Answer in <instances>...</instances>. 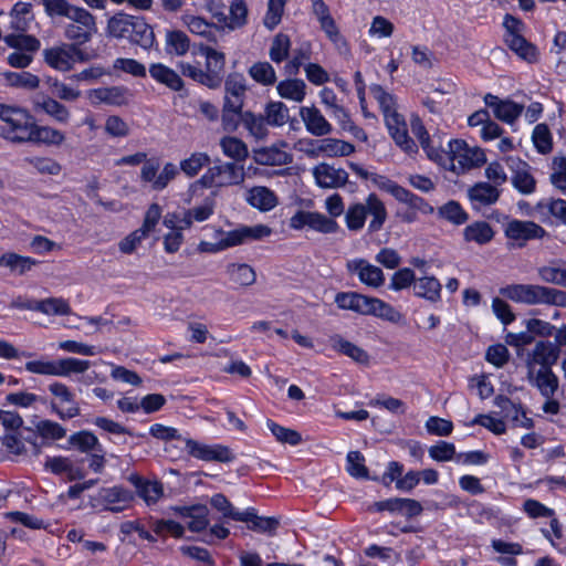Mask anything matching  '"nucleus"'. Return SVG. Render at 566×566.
Here are the masks:
<instances>
[{
	"mask_svg": "<svg viewBox=\"0 0 566 566\" xmlns=\"http://www.w3.org/2000/svg\"><path fill=\"white\" fill-rule=\"evenodd\" d=\"M368 217L371 218L368 224L369 233L380 231L388 218L385 203L374 192L369 193L364 202H355L348 206L345 212V222L348 230H361Z\"/></svg>",
	"mask_w": 566,
	"mask_h": 566,
	"instance_id": "f257e3e1",
	"label": "nucleus"
},
{
	"mask_svg": "<svg viewBox=\"0 0 566 566\" xmlns=\"http://www.w3.org/2000/svg\"><path fill=\"white\" fill-rule=\"evenodd\" d=\"M0 119L4 123L0 128L2 137L13 143L31 140L35 122L25 109L0 104Z\"/></svg>",
	"mask_w": 566,
	"mask_h": 566,
	"instance_id": "f03ea898",
	"label": "nucleus"
},
{
	"mask_svg": "<svg viewBox=\"0 0 566 566\" xmlns=\"http://www.w3.org/2000/svg\"><path fill=\"white\" fill-rule=\"evenodd\" d=\"M245 172L242 165L237 163L214 160L200 177L198 182L205 188L237 186L244 181Z\"/></svg>",
	"mask_w": 566,
	"mask_h": 566,
	"instance_id": "7ed1b4c3",
	"label": "nucleus"
},
{
	"mask_svg": "<svg viewBox=\"0 0 566 566\" xmlns=\"http://www.w3.org/2000/svg\"><path fill=\"white\" fill-rule=\"evenodd\" d=\"M451 161L454 170L457 165L461 170H469L482 166L486 161L485 154L478 147H469L462 139H451L448 143V150L442 151V158Z\"/></svg>",
	"mask_w": 566,
	"mask_h": 566,
	"instance_id": "20e7f679",
	"label": "nucleus"
},
{
	"mask_svg": "<svg viewBox=\"0 0 566 566\" xmlns=\"http://www.w3.org/2000/svg\"><path fill=\"white\" fill-rule=\"evenodd\" d=\"M134 500L132 491L120 485L102 488L91 497L92 507L102 512L119 513L126 510Z\"/></svg>",
	"mask_w": 566,
	"mask_h": 566,
	"instance_id": "39448f33",
	"label": "nucleus"
},
{
	"mask_svg": "<svg viewBox=\"0 0 566 566\" xmlns=\"http://www.w3.org/2000/svg\"><path fill=\"white\" fill-rule=\"evenodd\" d=\"M49 391L54 397L50 402V409L56 413L61 420H69L80 416L81 408L76 401L75 394L65 384L53 381L48 386Z\"/></svg>",
	"mask_w": 566,
	"mask_h": 566,
	"instance_id": "423d86ee",
	"label": "nucleus"
},
{
	"mask_svg": "<svg viewBox=\"0 0 566 566\" xmlns=\"http://www.w3.org/2000/svg\"><path fill=\"white\" fill-rule=\"evenodd\" d=\"M32 17L10 14L11 33L3 36V41L13 49L35 52L40 48V41L24 33L29 30Z\"/></svg>",
	"mask_w": 566,
	"mask_h": 566,
	"instance_id": "0eeeda50",
	"label": "nucleus"
},
{
	"mask_svg": "<svg viewBox=\"0 0 566 566\" xmlns=\"http://www.w3.org/2000/svg\"><path fill=\"white\" fill-rule=\"evenodd\" d=\"M69 19L72 22L65 27V38L76 44L90 42L97 31L94 15L80 7Z\"/></svg>",
	"mask_w": 566,
	"mask_h": 566,
	"instance_id": "6e6552de",
	"label": "nucleus"
},
{
	"mask_svg": "<svg viewBox=\"0 0 566 566\" xmlns=\"http://www.w3.org/2000/svg\"><path fill=\"white\" fill-rule=\"evenodd\" d=\"M559 348L549 340H539L524 354L525 367L528 371L552 368L559 357Z\"/></svg>",
	"mask_w": 566,
	"mask_h": 566,
	"instance_id": "1a4fd4ad",
	"label": "nucleus"
},
{
	"mask_svg": "<svg viewBox=\"0 0 566 566\" xmlns=\"http://www.w3.org/2000/svg\"><path fill=\"white\" fill-rule=\"evenodd\" d=\"M544 285L513 283L502 286L499 293L503 298L517 304L539 305L542 304Z\"/></svg>",
	"mask_w": 566,
	"mask_h": 566,
	"instance_id": "9d476101",
	"label": "nucleus"
},
{
	"mask_svg": "<svg viewBox=\"0 0 566 566\" xmlns=\"http://www.w3.org/2000/svg\"><path fill=\"white\" fill-rule=\"evenodd\" d=\"M504 234L509 240L517 242V247L522 248L531 240L544 238L546 231L534 221L512 219L505 224Z\"/></svg>",
	"mask_w": 566,
	"mask_h": 566,
	"instance_id": "9b49d317",
	"label": "nucleus"
},
{
	"mask_svg": "<svg viewBox=\"0 0 566 566\" xmlns=\"http://www.w3.org/2000/svg\"><path fill=\"white\" fill-rule=\"evenodd\" d=\"M185 446L191 457L202 461L229 463L234 460L231 450L222 444H205L193 439H185Z\"/></svg>",
	"mask_w": 566,
	"mask_h": 566,
	"instance_id": "f8f14e48",
	"label": "nucleus"
},
{
	"mask_svg": "<svg viewBox=\"0 0 566 566\" xmlns=\"http://www.w3.org/2000/svg\"><path fill=\"white\" fill-rule=\"evenodd\" d=\"M385 125L389 135L401 150L409 155H413L418 151L417 144L408 135V127L403 115L399 112L388 115L385 118Z\"/></svg>",
	"mask_w": 566,
	"mask_h": 566,
	"instance_id": "ddd939ff",
	"label": "nucleus"
},
{
	"mask_svg": "<svg viewBox=\"0 0 566 566\" xmlns=\"http://www.w3.org/2000/svg\"><path fill=\"white\" fill-rule=\"evenodd\" d=\"M312 175L316 185L324 189L342 188L348 182V174L343 168H335L327 163L313 167Z\"/></svg>",
	"mask_w": 566,
	"mask_h": 566,
	"instance_id": "4468645a",
	"label": "nucleus"
},
{
	"mask_svg": "<svg viewBox=\"0 0 566 566\" xmlns=\"http://www.w3.org/2000/svg\"><path fill=\"white\" fill-rule=\"evenodd\" d=\"M271 234V229L263 224L253 227L242 226L223 233L221 238L224 250L243 244L249 241L260 240Z\"/></svg>",
	"mask_w": 566,
	"mask_h": 566,
	"instance_id": "2eb2a0df",
	"label": "nucleus"
},
{
	"mask_svg": "<svg viewBox=\"0 0 566 566\" xmlns=\"http://www.w3.org/2000/svg\"><path fill=\"white\" fill-rule=\"evenodd\" d=\"M137 495L148 505L156 504L164 496V485L158 480H147L137 473L127 476Z\"/></svg>",
	"mask_w": 566,
	"mask_h": 566,
	"instance_id": "dca6fc26",
	"label": "nucleus"
},
{
	"mask_svg": "<svg viewBox=\"0 0 566 566\" xmlns=\"http://www.w3.org/2000/svg\"><path fill=\"white\" fill-rule=\"evenodd\" d=\"M75 52V44L62 43L52 48L43 50L42 55L44 62L52 69L66 72L73 67V54Z\"/></svg>",
	"mask_w": 566,
	"mask_h": 566,
	"instance_id": "f3484780",
	"label": "nucleus"
},
{
	"mask_svg": "<svg viewBox=\"0 0 566 566\" xmlns=\"http://www.w3.org/2000/svg\"><path fill=\"white\" fill-rule=\"evenodd\" d=\"M484 103L492 108L494 116L506 124H513L522 114L523 106L511 99H500L497 96L488 93Z\"/></svg>",
	"mask_w": 566,
	"mask_h": 566,
	"instance_id": "a211bd4d",
	"label": "nucleus"
},
{
	"mask_svg": "<svg viewBox=\"0 0 566 566\" xmlns=\"http://www.w3.org/2000/svg\"><path fill=\"white\" fill-rule=\"evenodd\" d=\"M300 117L306 130L313 136L322 137L333 132L332 124L316 106H302L300 108Z\"/></svg>",
	"mask_w": 566,
	"mask_h": 566,
	"instance_id": "6ab92c4d",
	"label": "nucleus"
},
{
	"mask_svg": "<svg viewBox=\"0 0 566 566\" xmlns=\"http://www.w3.org/2000/svg\"><path fill=\"white\" fill-rule=\"evenodd\" d=\"M128 90L123 86L98 87L87 93V97L93 105L122 106L128 103Z\"/></svg>",
	"mask_w": 566,
	"mask_h": 566,
	"instance_id": "aec40b11",
	"label": "nucleus"
},
{
	"mask_svg": "<svg viewBox=\"0 0 566 566\" xmlns=\"http://www.w3.org/2000/svg\"><path fill=\"white\" fill-rule=\"evenodd\" d=\"M200 54L206 57L205 72L209 75L214 90L220 87L223 81L226 55L211 46H201Z\"/></svg>",
	"mask_w": 566,
	"mask_h": 566,
	"instance_id": "412c9836",
	"label": "nucleus"
},
{
	"mask_svg": "<svg viewBox=\"0 0 566 566\" xmlns=\"http://www.w3.org/2000/svg\"><path fill=\"white\" fill-rule=\"evenodd\" d=\"M150 77L174 92H181L185 88V82L181 75L174 69L164 63H151L149 65Z\"/></svg>",
	"mask_w": 566,
	"mask_h": 566,
	"instance_id": "4be33fe9",
	"label": "nucleus"
},
{
	"mask_svg": "<svg viewBox=\"0 0 566 566\" xmlns=\"http://www.w3.org/2000/svg\"><path fill=\"white\" fill-rule=\"evenodd\" d=\"M527 380L545 398H553L559 386L558 377L552 368L528 371Z\"/></svg>",
	"mask_w": 566,
	"mask_h": 566,
	"instance_id": "5701e85b",
	"label": "nucleus"
},
{
	"mask_svg": "<svg viewBox=\"0 0 566 566\" xmlns=\"http://www.w3.org/2000/svg\"><path fill=\"white\" fill-rule=\"evenodd\" d=\"M248 90L247 81L241 73H230L224 81V101L231 107L244 105L245 92Z\"/></svg>",
	"mask_w": 566,
	"mask_h": 566,
	"instance_id": "b1692460",
	"label": "nucleus"
},
{
	"mask_svg": "<svg viewBox=\"0 0 566 566\" xmlns=\"http://www.w3.org/2000/svg\"><path fill=\"white\" fill-rule=\"evenodd\" d=\"M348 269L354 271L360 282L371 287H379L385 282V275L380 268L370 264L364 259L354 260L348 264Z\"/></svg>",
	"mask_w": 566,
	"mask_h": 566,
	"instance_id": "393cba45",
	"label": "nucleus"
},
{
	"mask_svg": "<svg viewBox=\"0 0 566 566\" xmlns=\"http://www.w3.org/2000/svg\"><path fill=\"white\" fill-rule=\"evenodd\" d=\"M248 4L245 0H231L229 6V13H217L216 17L219 22H222L228 29L237 30L248 23Z\"/></svg>",
	"mask_w": 566,
	"mask_h": 566,
	"instance_id": "a878e982",
	"label": "nucleus"
},
{
	"mask_svg": "<svg viewBox=\"0 0 566 566\" xmlns=\"http://www.w3.org/2000/svg\"><path fill=\"white\" fill-rule=\"evenodd\" d=\"M469 198L474 209H481L494 205L501 195L496 186L489 182H478L468 191Z\"/></svg>",
	"mask_w": 566,
	"mask_h": 566,
	"instance_id": "bb28decb",
	"label": "nucleus"
},
{
	"mask_svg": "<svg viewBox=\"0 0 566 566\" xmlns=\"http://www.w3.org/2000/svg\"><path fill=\"white\" fill-rule=\"evenodd\" d=\"M35 111H42L54 120L67 124L71 117L66 106L50 96H38L33 101Z\"/></svg>",
	"mask_w": 566,
	"mask_h": 566,
	"instance_id": "cd10ccee",
	"label": "nucleus"
},
{
	"mask_svg": "<svg viewBox=\"0 0 566 566\" xmlns=\"http://www.w3.org/2000/svg\"><path fill=\"white\" fill-rule=\"evenodd\" d=\"M410 127L412 134L418 138L422 149L427 156L433 161H442V151L439 148L431 145V139L428 130L426 129L422 120L419 116H412L410 119Z\"/></svg>",
	"mask_w": 566,
	"mask_h": 566,
	"instance_id": "c85d7f7f",
	"label": "nucleus"
},
{
	"mask_svg": "<svg viewBox=\"0 0 566 566\" xmlns=\"http://www.w3.org/2000/svg\"><path fill=\"white\" fill-rule=\"evenodd\" d=\"M255 163L264 166H282L292 163V155L276 146L263 147L253 150Z\"/></svg>",
	"mask_w": 566,
	"mask_h": 566,
	"instance_id": "c756f323",
	"label": "nucleus"
},
{
	"mask_svg": "<svg viewBox=\"0 0 566 566\" xmlns=\"http://www.w3.org/2000/svg\"><path fill=\"white\" fill-rule=\"evenodd\" d=\"M513 187L523 195H531L536 189V180L527 163L520 160L512 175Z\"/></svg>",
	"mask_w": 566,
	"mask_h": 566,
	"instance_id": "7c9ffc66",
	"label": "nucleus"
},
{
	"mask_svg": "<svg viewBox=\"0 0 566 566\" xmlns=\"http://www.w3.org/2000/svg\"><path fill=\"white\" fill-rule=\"evenodd\" d=\"M137 15H130L124 12L114 14L107 21L106 31L108 35L116 39H128Z\"/></svg>",
	"mask_w": 566,
	"mask_h": 566,
	"instance_id": "2f4dec72",
	"label": "nucleus"
},
{
	"mask_svg": "<svg viewBox=\"0 0 566 566\" xmlns=\"http://www.w3.org/2000/svg\"><path fill=\"white\" fill-rule=\"evenodd\" d=\"M441 290L442 285L434 276L419 277L413 284L415 295L430 303H437L441 300Z\"/></svg>",
	"mask_w": 566,
	"mask_h": 566,
	"instance_id": "473e14b6",
	"label": "nucleus"
},
{
	"mask_svg": "<svg viewBox=\"0 0 566 566\" xmlns=\"http://www.w3.org/2000/svg\"><path fill=\"white\" fill-rule=\"evenodd\" d=\"M226 273L232 283L241 287L251 286L256 281L254 269L247 263H229Z\"/></svg>",
	"mask_w": 566,
	"mask_h": 566,
	"instance_id": "72a5a7b5",
	"label": "nucleus"
},
{
	"mask_svg": "<svg viewBox=\"0 0 566 566\" xmlns=\"http://www.w3.org/2000/svg\"><path fill=\"white\" fill-rule=\"evenodd\" d=\"M329 343L333 349L345 356H348L354 361L359 364H368V353L357 345L344 339L340 335L336 334L331 336Z\"/></svg>",
	"mask_w": 566,
	"mask_h": 566,
	"instance_id": "f704fd0d",
	"label": "nucleus"
},
{
	"mask_svg": "<svg viewBox=\"0 0 566 566\" xmlns=\"http://www.w3.org/2000/svg\"><path fill=\"white\" fill-rule=\"evenodd\" d=\"M247 201L261 211H269L277 205L275 193L266 187L256 186L251 188L247 195Z\"/></svg>",
	"mask_w": 566,
	"mask_h": 566,
	"instance_id": "c9c22d12",
	"label": "nucleus"
},
{
	"mask_svg": "<svg viewBox=\"0 0 566 566\" xmlns=\"http://www.w3.org/2000/svg\"><path fill=\"white\" fill-rule=\"evenodd\" d=\"M306 83L301 78H286L277 83V94L285 99L301 103L306 96Z\"/></svg>",
	"mask_w": 566,
	"mask_h": 566,
	"instance_id": "e433bc0d",
	"label": "nucleus"
},
{
	"mask_svg": "<svg viewBox=\"0 0 566 566\" xmlns=\"http://www.w3.org/2000/svg\"><path fill=\"white\" fill-rule=\"evenodd\" d=\"M369 297L355 292H339L335 295L334 301L342 310H350L366 315Z\"/></svg>",
	"mask_w": 566,
	"mask_h": 566,
	"instance_id": "4c0bfd02",
	"label": "nucleus"
},
{
	"mask_svg": "<svg viewBox=\"0 0 566 566\" xmlns=\"http://www.w3.org/2000/svg\"><path fill=\"white\" fill-rule=\"evenodd\" d=\"M69 446L82 453L103 452V447L97 437L86 430L75 432L69 437Z\"/></svg>",
	"mask_w": 566,
	"mask_h": 566,
	"instance_id": "58836bf2",
	"label": "nucleus"
},
{
	"mask_svg": "<svg viewBox=\"0 0 566 566\" xmlns=\"http://www.w3.org/2000/svg\"><path fill=\"white\" fill-rule=\"evenodd\" d=\"M129 41L145 50L153 48L155 34L153 28L142 17H136Z\"/></svg>",
	"mask_w": 566,
	"mask_h": 566,
	"instance_id": "ea45409f",
	"label": "nucleus"
},
{
	"mask_svg": "<svg viewBox=\"0 0 566 566\" xmlns=\"http://www.w3.org/2000/svg\"><path fill=\"white\" fill-rule=\"evenodd\" d=\"M165 50L169 55L184 56L190 48L188 35L180 30H168L165 39Z\"/></svg>",
	"mask_w": 566,
	"mask_h": 566,
	"instance_id": "a19ab883",
	"label": "nucleus"
},
{
	"mask_svg": "<svg viewBox=\"0 0 566 566\" xmlns=\"http://www.w3.org/2000/svg\"><path fill=\"white\" fill-rule=\"evenodd\" d=\"M463 237L468 242H475L482 245L489 243L493 239L494 231L488 222L475 221L464 228Z\"/></svg>",
	"mask_w": 566,
	"mask_h": 566,
	"instance_id": "79ce46f5",
	"label": "nucleus"
},
{
	"mask_svg": "<svg viewBox=\"0 0 566 566\" xmlns=\"http://www.w3.org/2000/svg\"><path fill=\"white\" fill-rule=\"evenodd\" d=\"M245 520L241 522L247 523L248 527L255 532L272 533L279 526V521L275 517L259 516L256 510L248 507L244 510Z\"/></svg>",
	"mask_w": 566,
	"mask_h": 566,
	"instance_id": "37998d69",
	"label": "nucleus"
},
{
	"mask_svg": "<svg viewBox=\"0 0 566 566\" xmlns=\"http://www.w3.org/2000/svg\"><path fill=\"white\" fill-rule=\"evenodd\" d=\"M220 147L224 156L233 159V163H242L249 157L248 146L241 139L226 136L220 139Z\"/></svg>",
	"mask_w": 566,
	"mask_h": 566,
	"instance_id": "c03bdc74",
	"label": "nucleus"
},
{
	"mask_svg": "<svg viewBox=\"0 0 566 566\" xmlns=\"http://www.w3.org/2000/svg\"><path fill=\"white\" fill-rule=\"evenodd\" d=\"M366 315H373L391 323H398L402 317L394 306L371 296L369 297Z\"/></svg>",
	"mask_w": 566,
	"mask_h": 566,
	"instance_id": "a18cd8bd",
	"label": "nucleus"
},
{
	"mask_svg": "<svg viewBox=\"0 0 566 566\" xmlns=\"http://www.w3.org/2000/svg\"><path fill=\"white\" fill-rule=\"evenodd\" d=\"M184 21L191 33L201 35L211 42L217 41L219 29L213 23H209L203 18L197 15H187Z\"/></svg>",
	"mask_w": 566,
	"mask_h": 566,
	"instance_id": "49530a36",
	"label": "nucleus"
},
{
	"mask_svg": "<svg viewBox=\"0 0 566 566\" xmlns=\"http://www.w3.org/2000/svg\"><path fill=\"white\" fill-rule=\"evenodd\" d=\"M64 140L65 136L61 130L50 126H38L35 124L30 143L60 146Z\"/></svg>",
	"mask_w": 566,
	"mask_h": 566,
	"instance_id": "de8ad7c7",
	"label": "nucleus"
},
{
	"mask_svg": "<svg viewBox=\"0 0 566 566\" xmlns=\"http://www.w3.org/2000/svg\"><path fill=\"white\" fill-rule=\"evenodd\" d=\"M91 366L90 360L66 357L55 360V376L70 377L72 374H83Z\"/></svg>",
	"mask_w": 566,
	"mask_h": 566,
	"instance_id": "09e8293b",
	"label": "nucleus"
},
{
	"mask_svg": "<svg viewBox=\"0 0 566 566\" xmlns=\"http://www.w3.org/2000/svg\"><path fill=\"white\" fill-rule=\"evenodd\" d=\"M319 150L327 157H346L355 151V147L340 139L324 138L319 139Z\"/></svg>",
	"mask_w": 566,
	"mask_h": 566,
	"instance_id": "8fccbe9b",
	"label": "nucleus"
},
{
	"mask_svg": "<svg viewBox=\"0 0 566 566\" xmlns=\"http://www.w3.org/2000/svg\"><path fill=\"white\" fill-rule=\"evenodd\" d=\"M3 77L9 86L17 88L35 90L40 84V78L27 71H8L3 73Z\"/></svg>",
	"mask_w": 566,
	"mask_h": 566,
	"instance_id": "3c124183",
	"label": "nucleus"
},
{
	"mask_svg": "<svg viewBox=\"0 0 566 566\" xmlns=\"http://www.w3.org/2000/svg\"><path fill=\"white\" fill-rule=\"evenodd\" d=\"M370 93L373 97L377 101L379 108L384 115V119L388 115L398 113L396 97L389 92H387L381 85H371Z\"/></svg>",
	"mask_w": 566,
	"mask_h": 566,
	"instance_id": "603ef678",
	"label": "nucleus"
},
{
	"mask_svg": "<svg viewBox=\"0 0 566 566\" xmlns=\"http://www.w3.org/2000/svg\"><path fill=\"white\" fill-rule=\"evenodd\" d=\"M511 51H513L521 60L533 64L539 59V51L537 46L525 38L514 40L506 44Z\"/></svg>",
	"mask_w": 566,
	"mask_h": 566,
	"instance_id": "864d4df0",
	"label": "nucleus"
},
{
	"mask_svg": "<svg viewBox=\"0 0 566 566\" xmlns=\"http://www.w3.org/2000/svg\"><path fill=\"white\" fill-rule=\"evenodd\" d=\"M242 124L255 139H263L268 136V123L262 115H255L254 113L247 111L243 114Z\"/></svg>",
	"mask_w": 566,
	"mask_h": 566,
	"instance_id": "5fc2aeb1",
	"label": "nucleus"
},
{
	"mask_svg": "<svg viewBox=\"0 0 566 566\" xmlns=\"http://www.w3.org/2000/svg\"><path fill=\"white\" fill-rule=\"evenodd\" d=\"M249 75L263 86H271L276 82V73L269 62H256L249 67Z\"/></svg>",
	"mask_w": 566,
	"mask_h": 566,
	"instance_id": "6e6d98bb",
	"label": "nucleus"
},
{
	"mask_svg": "<svg viewBox=\"0 0 566 566\" xmlns=\"http://www.w3.org/2000/svg\"><path fill=\"white\" fill-rule=\"evenodd\" d=\"M440 218L455 224H464L469 220V214L458 201L450 200L438 209Z\"/></svg>",
	"mask_w": 566,
	"mask_h": 566,
	"instance_id": "4d7b16f0",
	"label": "nucleus"
},
{
	"mask_svg": "<svg viewBox=\"0 0 566 566\" xmlns=\"http://www.w3.org/2000/svg\"><path fill=\"white\" fill-rule=\"evenodd\" d=\"M551 175L549 181L559 190L564 196H566V157L565 156H555L552 159L551 164Z\"/></svg>",
	"mask_w": 566,
	"mask_h": 566,
	"instance_id": "13d9d810",
	"label": "nucleus"
},
{
	"mask_svg": "<svg viewBox=\"0 0 566 566\" xmlns=\"http://www.w3.org/2000/svg\"><path fill=\"white\" fill-rule=\"evenodd\" d=\"M211 505L219 511L224 518L241 522L245 520L244 511H239L232 503L221 493L214 494L210 501Z\"/></svg>",
	"mask_w": 566,
	"mask_h": 566,
	"instance_id": "bf43d9fd",
	"label": "nucleus"
},
{
	"mask_svg": "<svg viewBox=\"0 0 566 566\" xmlns=\"http://www.w3.org/2000/svg\"><path fill=\"white\" fill-rule=\"evenodd\" d=\"M532 142L536 150L546 155L553 149V138L548 126L544 123L537 124L532 133Z\"/></svg>",
	"mask_w": 566,
	"mask_h": 566,
	"instance_id": "052dcab7",
	"label": "nucleus"
},
{
	"mask_svg": "<svg viewBox=\"0 0 566 566\" xmlns=\"http://www.w3.org/2000/svg\"><path fill=\"white\" fill-rule=\"evenodd\" d=\"M35 264V260L15 253H6L0 258L1 266H7L11 271L18 272L19 274H24L25 272L30 271L32 266Z\"/></svg>",
	"mask_w": 566,
	"mask_h": 566,
	"instance_id": "680f3d73",
	"label": "nucleus"
},
{
	"mask_svg": "<svg viewBox=\"0 0 566 566\" xmlns=\"http://www.w3.org/2000/svg\"><path fill=\"white\" fill-rule=\"evenodd\" d=\"M242 108L243 106L231 107L228 103H223L221 125L224 132L234 133L238 129L244 114Z\"/></svg>",
	"mask_w": 566,
	"mask_h": 566,
	"instance_id": "e2e57ef3",
	"label": "nucleus"
},
{
	"mask_svg": "<svg viewBox=\"0 0 566 566\" xmlns=\"http://www.w3.org/2000/svg\"><path fill=\"white\" fill-rule=\"evenodd\" d=\"M210 161L207 153H193L190 157L180 161V170L188 177H195Z\"/></svg>",
	"mask_w": 566,
	"mask_h": 566,
	"instance_id": "0e129e2a",
	"label": "nucleus"
},
{
	"mask_svg": "<svg viewBox=\"0 0 566 566\" xmlns=\"http://www.w3.org/2000/svg\"><path fill=\"white\" fill-rule=\"evenodd\" d=\"M291 49V40L289 35L279 33L273 38L269 56L271 61L279 64L287 59Z\"/></svg>",
	"mask_w": 566,
	"mask_h": 566,
	"instance_id": "69168bd1",
	"label": "nucleus"
},
{
	"mask_svg": "<svg viewBox=\"0 0 566 566\" xmlns=\"http://www.w3.org/2000/svg\"><path fill=\"white\" fill-rule=\"evenodd\" d=\"M269 125L283 126L289 119V108L282 102H270L264 109Z\"/></svg>",
	"mask_w": 566,
	"mask_h": 566,
	"instance_id": "338daca9",
	"label": "nucleus"
},
{
	"mask_svg": "<svg viewBox=\"0 0 566 566\" xmlns=\"http://www.w3.org/2000/svg\"><path fill=\"white\" fill-rule=\"evenodd\" d=\"M266 427L281 443L297 446L302 441V437L297 431L282 427L273 420L268 419Z\"/></svg>",
	"mask_w": 566,
	"mask_h": 566,
	"instance_id": "774afa93",
	"label": "nucleus"
}]
</instances>
